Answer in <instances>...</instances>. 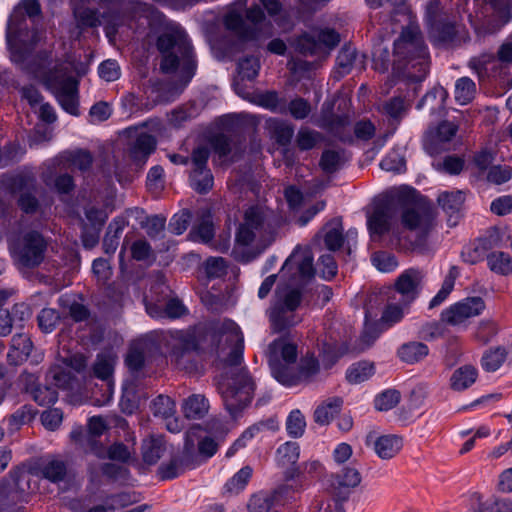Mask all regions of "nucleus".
Masks as SVG:
<instances>
[{
    "instance_id": "obj_1",
    "label": "nucleus",
    "mask_w": 512,
    "mask_h": 512,
    "mask_svg": "<svg viewBox=\"0 0 512 512\" xmlns=\"http://www.w3.org/2000/svg\"><path fill=\"white\" fill-rule=\"evenodd\" d=\"M209 337L211 346L222 357L224 363L236 366L242 359L243 336L239 327L231 320L211 322L198 326L193 331L177 332L169 342L171 362L182 371H200L199 349Z\"/></svg>"
},
{
    "instance_id": "obj_2",
    "label": "nucleus",
    "mask_w": 512,
    "mask_h": 512,
    "mask_svg": "<svg viewBox=\"0 0 512 512\" xmlns=\"http://www.w3.org/2000/svg\"><path fill=\"white\" fill-rule=\"evenodd\" d=\"M156 48L161 55L160 72L175 77L168 91L180 92L192 79L196 69L192 46L186 34L180 29H168L158 36Z\"/></svg>"
},
{
    "instance_id": "obj_3",
    "label": "nucleus",
    "mask_w": 512,
    "mask_h": 512,
    "mask_svg": "<svg viewBox=\"0 0 512 512\" xmlns=\"http://www.w3.org/2000/svg\"><path fill=\"white\" fill-rule=\"evenodd\" d=\"M394 56L404 77L411 82L422 81L429 67L428 54L420 28L410 24L404 27L394 42Z\"/></svg>"
},
{
    "instance_id": "obj_4",
    "label": "nucleus",
    "mask_w": 512,
    "mask_h": 512,
    "mask_svg": "<svg viewBox=\"0 0 512 512\" xmlns=\"http://www.w3.org/2000/svg\"><path fill=\"white\" fill-rule=\"evenodd\" d=\"M395 204L401 209L402 226L415 233V240L412 242L414 247H424L435 226V213L432 208L418 201L414 191L408 188L397 192Z\"/></svg>"
},
{
    "instance_id": "obj_5",
    "label": "nucleus",
    "mask_w": 512,
    "mask_h": 512,
    "mask_svg": "<svg viewBox=\"0 0 512 512\" xmlns=\"http://www.w3.org/2000/svg\"><path fill=\"white\" fill-rule=\"evenodd\" d=\"M276 229L268 213L261 207H250L244 213L240 224L236 243L241 246L255 244L257 249H265L275 239Z\"/></svg>"
},
{
    "instance_id": "obj_6",
    "label": "nucleus",
    "mask_w": 512,
    "mask_h": 512,
    "mask_svg": "<svg viewBox=\"0 0 512 512\" xmlns=\"http://www.w3.org/2000/svg\"><path fill=\"white\" fill-rule=\"evenodd\" d=\"M219 389L226 409L236 418L250 404L254 394V382L245 370L240 369L223 378Z\"/></svg>"
},
{
    "instance_id": "obj_7",
    "label": "nucleus",
    "mask_w": 512,
    "mask_h": 512,
    "mask_svg": "<svg viewBox=\"0 0 512 512\" xmlns=\"http://www.w3.org/2000/svg\"><path fill=\"white\" fill-rule=\"evenodd\" d=\"M47 247L48 242L44 236L36 230H30L14 240L10 252L18 267L34 269L44 261Z\"/></svg>"
},
{
    "instance_id": "obj_8",
    "label": "nucleus",
    "mask_w": 512,
    "mask_h": 512,
    "mask_svg": "<svg viewBox=\"0 0 512 512\" xmlns=\"http://www.w3.org/2000/svg\"><path fill=\"white\" fill-rule=\"evenodd\" d=\"M301 301L302 294L298 289L276 290V299L269 309V319L274 332L286 331L301 321L295 313Z\"/></svg>"
},
{
    "instance_id": "obj_9",
    "label": "nucleus",
    "mask_w": 512,
    "mask_h": 512,
    "mask_svg": "<svg viewBox=\"0 0 512 512\" xmlns=\"http://www.w3.org/2000/svg\"><path fill=\"white\" fill-rule=\"evenodd\" d=\"M268 359L272 375L281 383L297 359V346L283 338L276 339L268 347Z\"/></svg>"
},
{
    "instance_id": "obj_10",
    "label": "nucleus",
    "mask_w": 512,
    "mask_h": 512,
    "mask_svg": "<svg viewBox=\"0 0 512 512\" xmlns=\"http://www.w3.org/2000/svg\"><path fill=\"white\" fill-rule=\"evenodd\" d=\"M484 309L485 303L481 297H468L446 309L441 315V320L448 325H460L467 319L479 315Z\"/></svg>"
},
{
    "instance_id": "obj_11",
    "label": "nucleus",
    "mask_w": 512,
    "mask_h": 512,
    "mask_svg": "<svg viewBox=\"0 0 512 512\" xmlns=\"http://www.w3.org/2000/svg\"><path fill=\"white\" fill-rule=\"evenodd\" d=\"M156 349L155 342L149 337H140L133 340L125 355V364L132 374L141 372L146 364L147 358Z\"/></svg>"
},
{
    "instance_id": "obj_12",
    "label": "nucleus",
    "mask_w": 512,
    "mask_h": 512,
    "mask_svg": "<svg viewBox=\"0 0 512 512\" xmlns=\"http://www.w3.org/2000/svg\"><path fill=\"white\" fill-rule=\"evenodd\" d=\"M458 131V126L452 122L443 121L435 130H429L425 137V149L429 154H439L445 150V145L452 140Z\"/></svg>"
},
{
    "instance_id": "obj_13",
    "label": "nucleus",
    "mask_w": 512,
    "mask_h": 512,
    "mask_svg": "<svg viewBox=\"0 0 512 512\" xmlns=\"http://www.w3.org/2000/svg\"><path fill=\"white\" fill-rule=\"evenodd\" d=\"M319 370L320 365L318 359L313 354H307L301 358L297 370L293 367L290 368L281 384L291 386L309 381Z\"/></svg>"
},
{
    "instance_id": "obj_14",
    "label": "nucleus",
    "mask_w": 512,
    "mask_h": 512,
    "mask_svg": "<svg viewBox=\"0 0 512 512\" xmlns=\"http://www.w3.org/2000/svg\"><path fill=\"white\" fill-rule=\"evenodd\" d=\"M395 197L385 203L375 206L372 214L368 218V227L371 233L383 235L390 229V221L395 216Z\"/></svg>"
},
{
    "instance_id": "obj_15",
    "label": "nucleus",
    "mask_w": 512,
    "mask_h": 512,
    "mask_svg": "<svg viewBox=\"0 0 512 512\" xmlns=\"http://www.w3.org/2000/svg\"><path fill=\"white\" fill-rule=\"evenodd\" d=\"M24 14L33 18L41 14V5L38 0H22L14 9L8 24L7 36H16L21 22L24 21Z\"/></svg>"
},
{
    "instance_id": "obj_16",
    "label": "nucleus",
    "mask_w": 512,
    "mask_h": 512,
    "mask_svg": "<svg viewBox=\"0 0 512 512\" xmlns=\"http://www.w3.org/2000/svg\"><path fill=\"white\" fill-rule=\"evenodd\" d=\"M211 146L220 158L230 156L235 161L243 152V145L240 137L218 134L211 139Z\"/></svg>"
},
{
    "instance_id": "obj_17",
    "label": "nucleus",
    "mask_w": 512,
    "mask_h": 512,
    "mask_svg": "<svg viewBox=\"0 0 512 512\" xmlns=\"http://www.w3.org/2000/svg\"><path fill=\"white\" fill-rule=\"evenodd\" d=\"M33 472L52 483L66 481L70 475L67 462L58 458L48 460L41 466L34 468Z\"/></svg>"
},
{
    "instance_id": "obj_18",
    "label": "nucleus",
    "mask_w": 512,
    "mask_h": 512,
    "mask_svg": "<svg viewBox=\"0 0 512 512\" xmlns=\"http://www.w3.org/2000/svg\"><path fill=\"white\" fill-rule=\"evenodd\" d=\"M0 183L11 194L35 191L36 178L30 172H19L16 174H5L1 177Z\"/></svg>"
},
{
    "instance_id": "obj_19",
    "label": "nucleus",
    "mask_w": 512,
    "mask_h": 512,
    "mask_svg": "<svg viewBox=\"0 0 512 512\" xmlns=\"http://www.w3.org/2000/svg\"><path fill=\"white\" fill-rule=\"evenodd\" d=\"M422 279V271L414 268L408 269L397 279L395 289L406 298L407 302H410L415 298Z\"/></svg>"
},
{
    "instance_id": "obj_20",
    "label": "nucleus",
    "mask_w": 512,
    "mask_h": 512,
    "mask_svg": "<svg viewBox=\"0 0 512 512\" xmlns=\"http://www.w3.org/2000/svg\"><path fill=\"white\" fill-rule=\"evenodd\" d=\"M299 458V446L295 442H286L277 450V461L279 465L287 468L286 479H293L298 474L296 463Z\"/></svg>"
},
{
    "instance_id": "obj_21",
    "label": "nucleus",
    "mask_w": 512,
    "mask_h": 512,
    "mask_svg": "<svg viewBox=\"0 0 512 512\" xmlns=\"http://www.w3.org/2000/svg\"><path fill=\"white\" fill-rule=\"evenodd\" d=\"M155 147L156 139L150 134L141 133L131 142L129 156L135 163L142 165Z\"/></svg>"
},
{
    "instance_id": "obj_22",
    "label": "nucleus",
    "mask_w": 512,
    "mask_h": 512,
    "mask_svg": "<svg viewBox=\"0 0 512 512\" xmlns=\"http://www.w3.org/2000/svg\"><path fill=\"white\" fill-rule=\"evenodd\" d=\"M403 447V440L397 435H382L375 439L374 450L377 456L383 460L391 459L397 455Z\"/></svg>"
},
{
    "instance_id": "obj_23",
    "label": "nucleus",
    "mask_w": 512,
    "mask_h": 512,
    "mask_svg": "<svg viewBox=\"0 0 512 512\" xmlns=\"http://www.w3.org/2000/svg\"><path fill=\"white\" fill-rule=\"evenodd\" d=\"M361 482V475L356 468L346 467L340 474H337L331 483V487L335 496L345 494V491L354 488Z\"/></svg>"
},
{
    "instance_id": "obj_24",
    "label": "nucleus",
    "mask_w": 512,
    "mask_h": 512,
    "mask_svg": "<svg viewBox=\"0 0 512 512\" xmlns=\"http://www.w3.org/2000/svg\"><path fill=\"white\" fill-rule=\"evenodd\" d=\"M166 449L165 440L162 435H150L143 440L142 456L147 464H155L163 455Z\"/></svg>"
},
{
    "instance_id": "obj_25",
    "label": "nucleus",
    "mask_w": 512,
    "mask_h": 512,
    "mask_svg": "<svg viewBox=\"0 0 512 512\" xmlns=\"http://www.w3.org/2000/svg\"><path fill=\"white\" fill-rule=\"evenodd\" d=\"M116 361L117 356L115 353L103 352L98 354L92 366L94 376L110 383Z\"/></svg>"
},
{
    "instance_id": "obj_26",
    "label": "nucleus",
    "mask_w": 512,
    "mask_h": 512,
    "mask_svg": "<svg viewBox=\"0 0 512 512\" xmlns=\"http://www.w3.org/2000/svg\"><path fill=\"white\" fill-rule=\"evenodd\" d=\"M342 405V398H329L316 408L314 412L315 422L321 425L329 424L333 418L340 413Z\"/></svg>"
},
{
    "instance_id": "obj_27",
    "label": "nucleus",
    "mask_w": 512,
    "mask_h": 512,
    "mask_svg": "<svg viewBox=\"0 0 512 512\" xmlns=\"http://www.w3.org/2000/svg\"><path fill=\"white\" fill-rule=\"evenodd\" d=\"M69 69L64 64L56 65L52 70L47 72L45 76V84L53 93L63 90V87L70 81H76L75 78L69 76Z\"/></svg>"
},
{
    "instance_id": "obj_28",
    "label": "nucleus",
    "mask_w": 512,
    "mask_h": 512,
    "mask_svg": "<svg viewBox=\"0 0 512 512\" xmlns=\"http://www.w3.org/2000/svg\"><path fill=\"white\" fill-rule=\"evenodd\" d=\"M292 262L297 266L301 278L309 280L314 276L313 256L309 250H296L287 260L286 265Z\"/></svg>"
},
{
    "instance_id": "obj_29",
    "label": "nucleus",
    "mask_w": 512,
    "mask_h": 512,
    "mask_svg": "<svg viewBox=\"0 0 512 512\" xmlns=\"http://www.w3.org/2000/svg\"><path fill=\"white\" fill-rule=\"evenodd\" d=\"M457 34L455 21L449 17L429 29L431 39L438 44L452 42Z\"/></svg>"
},
{
    "instance_id": "obj_30",
    "label": "nucleus",
    "mask_w": 512,
    "mask_h": 512,
    "mask_svg": "<svg viewBox=\"0 0 512 512\" xmlns=\"http://www.w3.org/2000/svg\"><path fill=\"white\" fill-rule=\"evenodd\" d=\"M209 409V404L204 395L193 394L183 404V412L186 418L199 419L204 417Z\"/></svg>"
},
{
    "instance_id": "obj_31",
    "label": "nucleus",
    "mask_w": 512,
    "mask_h": 512,
    "mask_svg": "<svg viewBox=\"0 0 512 512\" xmlns=\"http://www.w3.org/2000/svg\"><path fill=\"white\" fill-rule=\"evenodd\" d=\"M77 85V81H70L63 90L53 93L63 109L72 115L78 114Z\"/></svg>"
},
{
    "instance_id": "obj_32",
    "label": "nucleus",
    "mask_w": 512,
    "mask_h": 512,
    "mask_svg": "<svg viewBox=\"0 0 512 512\" xmlns=\"http://www.w3.org/2000/svg\"><path fill=\"white\" fill-rule=\"evenodd\" d=\"M267 127L272 139H274L279 145L286 146L291 142L294 135L293 125L273 119L267 123Z\"/></svg>"
},
{
    "instance_id": "obj_33",
    "label": "nucleus",
    "mask_w": 512,
    "mask_h": 512,
    "mask_svg": "<svg viewBox=\"0 0 512 512\" xmlns=\"http://www.w3.org/2000/svg\"><path fill=\"white\" fill-rule=\"evenodd\" d=\"M478 373L475 367L464 365L456 369L451 377V387L461 391L470 387L477 379Z\"/></svg>"
},
{
    "instance_id": "obj_34",
    "label": "nucleus",
    "mask_w": 512,
    "mask_h": 512,
    "mask_svg": "<svg viewBox=\"0 0 512 512\" xmlns=\"http://www.w3.org/2000/svg\"><path fill=\"white\" fill-rule=\"evenodd\" d=\"M189 454L186 448L182 457H173L169 463L162 464L158 468L160 478L162 480L171 479L183 472L189 465Z\"/></svg>"
},
{
    "instance_id": "obj_35",
    "label": "nucleus",
    "mask_w": 512,
    "mask_h": 512,
    "mask_svg": "<svg viewBox=\"0 0 512 512\" xmlns=\"http://www.w3.org/2000/svg\"><path fill=\"white\" fill-rule=\"evenodd\" d=\"M487 264L496 274L507 276L512 273V257L503 251H493L487 255Z\"/></svg>"
},
{
    "instance_id": "obj_36",
    "label": "nucleus",
    "mask_w": 512,
    "mask_h": 512,
    "mask_svg": "<svg viewBox=\"0 0 512 512\" xmlns=\"http://www.w3.org/2000/svg\"><path fill=\"white\" fill-rule=\"evenodd\" d=\"M428 355V347L421 342L404 344L399 350L400 358L409 364L418 362Z\"/></svg>"
},
{
    "instance_id": "obj_37",
    "label": "nucleus",
    "mask_w": 512,
    "mask_h": 512,
    "mask_svg": "<svg viewBox=\"0 0 512 512\" xmlns=\"http://www.w3.org/2000/svg\"><path fill=\"white\" fill-rule=\"evenodd\" d=\"M324 242L326 247L331 251L338 250L342 247L344 237L340 221H332L328 224Z\"/></svg>"
},
{
    "instance_id": "obj_38",
    "label": "nucleus",
    "mask_w": 512,
    "mask_h": 512,
    "mask_svg": "<svg viewBox=\"0 0 512 512\" xmlns=\"http://www.w3.org/2000/svg\"><path fill=\"white\" fill-rule=\"evenodd\" d=\"M476 93L475 83L468 77L460 78L455 85V99L460 104H467L473 100Z\"/></svg>"
},
{
    "instance_id": "obj_39",
    "label": "nucleus",
    "mask_w": 512,
    "mask_h": 512,
    "mask_svg": "<svg viewBox=\"0 0 512 512\" xmlns=\"http://www.w3.org/2000/svg\"><path fill=\"white\" fill-rule=\"evenodd\" d=\"M124 228V221L116 220L108 226L107 233L103 240L105 253L112 254L116 251L119 244V234Z\"/></svg>"
},
{
    "instance_id": "obj_40",
    "label": "nucleus",
    "mask_w": 512,
    "mask_h": 512,
    "mask_svg": "<svg viewBox=\"0 0 512 512\" xmlns=\"http://www.w3.org/2000/svg\"><path fill=\"white\" fill-rule=\"evenodd\" d=\"M465 197L462 191L444 192L438 197L439 205L447 213L459 211L464 203Z\"/></svg>"
},
{
    "instance_id": "obj_41",
    "label": "nucleus",
    "mask_w": 512,
    "mask_h": 512,
    "mask_svg": "<svg viewBox=\"0 0 512 512\" xmlns=\"http://www.w3.org/2000/svg\"><path fill=\"white\" fill-rule=\"evenodd\" d=\"M152 412L155 416L164 419L173 418L175 414V403L169 396L159 395L152 402Z\"/></svg>"
},
{
    "instance_id": "obj_42",
    "label": "nucleus",
    "mask_w": 512,
    "mask_h": 512,
    "mask_svg": "<svg viewBox=\"0 0 512 512\" xmlns=\"http://www.w3.org/2000/svg\"><path fill=\"white\" fill-rule=\"evenodd\" d=\"M67 161L74 168L86 172L92 167L94 158L88 150L79 149L70 152L67 156Z\"/></svg>"
},
{
    "instance_id": "obj_43",
    "label": "nucleus",
    "mask_w": 512,
    "mask_h": 512,
    "mask_svg": "<svg viewBox=\"0 0 512 512\" xmlns=\"http://www.w3.org/2000/svg\"><path fill=\"white\" fill-rule=\"evenodd\" d=\"M450 15L442 7L440 0H430L426 5V21L429 29L441 21L449 18Z\"/></svg>"
},
{
    "instance_id": "obj_44",
    "label": "nucleus",
    "mask_w": 512,
    "mask_h": 512,
    "mask_svg": "<svg viewBox=\"0 0 512 512\" xmlns=\"http://www.w3.org/2000/svg\"><path fill=\"white\" fill-rule=\"evenodd\" d=\"M348 352V347L346 345H342L341 347H336L329 343H323L321 349V359L325 368H331L339 357Z\"/></svg>"
},
{
    "instance_id": "obj_45",
    "label": "nucleus",
    "mask_w": 512,
    "mask_h": 512,
    "mask_svg": "<svg viewBox=\"0 0 512 512\" xmlns=\"http://www.w3.org/2000/svg\"><path fill=\"white\" fill-rule=\"evenodd\" d=\"M476 500L487 505V512H512V500L508 498H488L479 494Z\"/></svg>"
},
{
    "instance_id": "obj_46",
    "label": "nucleus",
    "mask_w": 512,
    "mask_h": 512,
    "mask_svg": "<svg viewBox=\"0 0 512 512\" xmlns=\"http://www.w3.org/2000/svg\"><path fill=\"white\" fill-rule=\"evenodd\" d=\"M373 368V364L360 362L348 370L346 378L352 384L363 382L372 375Z\"/></svg>"
},
{
    "instance_id": "obj_47",
    "label": "nucleus",
    "mask_w": 512,
    "mask_h": 512,
    "mask_svg": "<svg viewBox=\"0 0 512 512\" xmlns=\"http://www.w3.org/2000/svg\"><path fill=\"white\" fill-rule=\"evenodd\" d=\"M344 162L341 154L334 150H325L322 153L319 165L325 173H334Z\"/></svg>"
},
{
    "instance_id": "obj_48",
    "label": "nucleus",
    "mask_w": 512,
    "mask_h": 512,
    "mask_svg": "<svg viewBox=\"0 0 512 512\" xmlns=\"http://www.w3.org/2000/svg\"><path fill=\"white\" fill-rule=\"evenodd\" d=\"M506 356H507V351L505 350V348L497 347V348L489 351L488 353H486L483 356V359H482L483 367L487 371H495L505 361Z\"/></svg>"
},
{
    "instance_id": "obj_49",
    "label": "nucleus",
    "mask_w": 512,
    "mask_h": 512,
    "mask_svg": "<svg viewBox=\"0 0 512 512\" xmlns=\"http://www.w3.org/2000/svg\"><path fill=\"white\" fill-rule=\"evenodd\" d=\"M356 59V50L350 46H343L337 56V68L340 74H347L351 71Z\"/></svg>"
},
{
    "instance_id": "obj_50",
    "label": "nucleus",
    "mask_w": 512,
    "mask_h": 512,
    "mask_svg": "<svg viewBox=\"0 0 512 512\" xmlns=\"http://www.w3.org/2000/svg\"><path fill=\"white\" fill-rule=\"evenodd\" d=\"M259 68V60L253 56L244 57L238 63V73L243 79H254L258 75Z\"/></svg>"
},
{
    "instance_id": "obj_51",
    "label": "nucleus",
    "mask_w": 512,
    "mask_h": 512,
    "mask_svg": "<svg viewBox=\"0 0 512 512\" xmlns=\"http://www.w3.org/2000/svg\"><path fill=\"white\" fill-rule=\"evenodd\" d=\"M296 50L303 55H316L320 52V44L313 36L303 34L295 42Z\"/></svg>"
},
{
    "instance_id": "obj_52",
    "label": "nucleus",
    "mask_w": 512,
    "mask_h": 512,
    "mask_svg": "<svg viewBox=\"0 0 512 512\" xmlns=\"http://www.w3.org/2000/svg\"><path fill=\"white\" fill-rule=\"evenodd\" d=\"M306 422L300 410H293L287 419L286 428L290 435L299 437L303 434Z\"/></svg>"
},
{
    "instance_id": "obj_53",
    "label": "nucleus",
    "mask_w": 512,
    "mask_h": 512,
    "mask_svg": "<svg viewBox=\"0 0 512 512\" xmlns=\"http://www.w3.org/2000/svg\"><path fill=\"white\" fill-rule=\"evenodd\" d=\"M227 267V262L222 257H210L205 262V270L209 278H220L226 275Z\"/></svg>"
},
{
    "instance_id": "obj_54",
    "label": "nucleus",
    "mask_w": 512,
    "mask_h": 512,
    "mask_svg": "<svg viewBox=\"0 0 512 512\" xmlns=\"http://www.w3.org/2000/svg\"><path fill=\"white\" fill-rule=\"evenodd\" d=\"M324 125L334 134H340L342 129L351 123V116L348 113L341 115L330 114L323 117Z\"/></svg>"
},
{
    "instance_id": "obj_55",
    "label": "nucleus",
    "mask_w": 512,
    "mask_h": 512,
    "mask_svg": "<svg viewBox=\"0 0 512 512\" xmlns=\"http://www.w3.org/2000/svg\"><path fill=\"white\" fill-rule=\"evenodd\" d=\"M209 154L210 152L207 147H198L195 150H193L191 159L194 165V170L192 173L194 177H199L203 175L206 169Z\"/></svg>"
},
{
    "instance_id": "obj_56",
    "label": "nucleus",
    "mask_w": 512,
    "mask_h": 512,
    "mask_svg": "<svg viewBox=\"0 0 512 512\" xmlns=\"http://www.w3.org/2000/svg\"><path fill=\"white\" fill-rule=\"evenodd\" d=\"M320 140V134L309 129H300L296 137L297 146L301 150H309L315 147Z\"/></svg>"
},
{
    "instance_id": "obj_57",
    "label": "nucleus",
    "mask_w": 512,
    "mask_h": 512,
    "mask_svg": "<svg viewBox=\"0 0 512 512\" xmlns=\"http://www.w3.org/2000/svg\"><path fill=\"white\" fill-rule=\"evenodd\" d=\"M74 15L79 27H97L100 25L96 12L89 8L75 9Z\"/></svg>"
},
{
    "instance_id": "obj_58",
    "label": "nucleus",
    "mask_w": 512,
    "mask_h": 512,
    "mask_svg": "<svg viewBox=\"0 0 512 512\" xmlns=\"http://www.w3.org/2000/svg\"><path fill=\"white\" fill-rule=\"evenodd\" d=\"M23 328V318L15 320L13 315L7 310L0 311V336H7L11 333L12 328Z\"/></svg>"
},
{
    "instance_id": "obj_59",
    "label": "nucleus",
    "mask_w": 512,
    "mask_h": 512,
    "mask_svg": "<svg viewBox=\"0 0 512 512\" xmlns=\"http://www.w3.org/2000/svg\"><path fill=\"white\" fill-rule=\"evenodd\" d=\"M382 110L389 117L398 120L406 111L404 99L394 97L383 104Z\"/></svg>"
},
{
    "instance_id": "obj_60",
    "label": "nucleus",
    "mask_w": 512,
    "mask_h": 512,
    "mask_svg": "<svg viewBox=\"0 0 512 512\" xmlns=\"http://www.w3.org/2000/svg\"><path fill=\"white\" fill-rule=\"evenodd\" d=\"M60 320L59 314L54 309H43L39 316V327L42 331L51 332Z\"/></svg>"
},
{
    "instance_id": "obj_61",
    "label": "nucleus",
    "mask_w": 512,
    "mask_h": 512,
    "mask_svg": "<svg viewBox=\"0 0 512 512\" xmlns=\"http://www.w3.org/2000/svg\"><path fill=\"white\" fill-rule=\"evenodd\" d=\"M400 400V393L397 390H387L376 399V407L380 411H387L395 407Z\"/></svg>"
},
{
    "instance_id": "obj_62",
    "label": "nucleus",
    "mask_w": 512,
    "mask_h": 512,
    "mask_svg": "<svg viewBox=\"0 0 512 512\" xmlns=\"http://www.w3.org/2000/svg\"><path fill=\"white\" fill-rule=\"evenodd\" d=\"M224 24L227 29L234 31L237 35L241 37L247 36L244 19L239 13L234 11L228 13L225 16Z\"/></svg>"
},
{
    "instance_id": "obj_63",
    "label": "nucleus",
    "mask_w": 512,
    "mask_h": 512,
    "mask_svg": "<svg viewBox=\"0 0 512 512\" xmlns=\"http://www.w3.org/2000/svg\"><path fill=\"white\" fill-rule=\"evenodd\" d=\"M11 347L21 355L28 357L32 352L33 344L28 334L20 332L12 337Z\"/></svg>"
},
{
    "instance_id": "obj_64",
    "label": "nucleus",
    "mask_w": 512,
    "mask_h": 512,
    "mask_svg": "<svg viewBox=\"0 0 512 512\" xmlns=\"http://www.w3.org/2000/svg\"><path fill=\"white\" fill-rule=\"evenodd\" d=\"M318 43L324 45L329 53L332 49H334L340 42L339 33L332 28H325L319 31L318 33Z\"/></svg>"
}]
</instances>
